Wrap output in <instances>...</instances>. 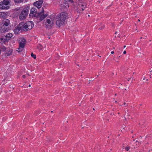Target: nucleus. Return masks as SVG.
<instances>
[{
    "mask_svg": "<svg viewBox=\"0 0 152 152\" xmlns=\"http://www.w3.org/2000/svg\"><path fill=\"white\" fill-rule=\"evenodd\" d=\"M34 24L31 21H29L25 23L21 22L17 26V28L14 30V31L15 32L17 30L22 31L25 30L27 31L31 30L33 27Z\"/></svg>",
    "mask_w": 152,
    "mask_h": 152,
    "instance_id": "f257e3e1",
    "label": "nucleus"
},
{
    "mask_svg": "<svg viewBox=\"0 0 152 152\" xmlns=\"http://www.w3.org/2000/svg\"><path fill=\"white\" fill-rule=\"evenodd\" d=\"M69 18V15L66 12H61L58 14L56 18V24L60 27L64 24L65 20Z\"/></svg>",
    "mask_w": 152,
    "mask_h": 152,
    "instance_id": "f03ea898",
    "label": "nucleus"
},
{
    "mask_svg": "<svg viewBox=\"0 0 152 152\" xmlns=\"http://www.w3.org/2000/svg\"><path fill=\"white\" fill-rule=\"evenodd\" d=\"M29 7L27 6L23 9L20 12L19 18L21 20H25L27 16L29 10Z\"/></svg>",
    "mask_w": 152,
    "mask_h": 152,
    "instance_id": "7ed1b4c3",
    "label": "nucleus"
},
{
    "mask_svg": "<svg viewBox=\"0 0 152 152\" xmlns=\"http://www.w3.org/2000/svg\"><path fill=\"white\" fill-rule=\"evenodd\" d=\"M74 2L73 0H64L62 4L61 5V9L62 10L67 9L69 5Z\"/></svg>",
    "mask_w": 152,
    "mask_h": 152,
    "instance_id": "20e7f679",
    "label": "nucleus"
},
{
    "mask_svg": "<svg viewBox=\"0 0 152 152\" xmlns=\"http://www.w3.org/2000/svg\"><path fill=\"white\" fill-rule=\"evenodd\" d=\"M10 0H3L1 1L0 2V9L5 10L9 9L10 7L7 6L10 3Z\"/></svg>",
    "mask_w": 152,
    "mask_h": 152,
    "instance_id": "39448f33",
    "label": "nucleus"
},
{
    "mask_svg": "<svg viewBox=\"0 0 152 152\" xmlns=\"http://www.w3.org/2000/svg\"><path fill=\"white\" fill-rule=\"evenodd\" d=\"M12 37V34L11 33H9L0 38V42L5 44L6 42H8Z\"/></svg>",
    "mask_w": 152,
    "mask_h": 152,
    "instance_id": "423d86ee",
    "label": "nucleus"
},
{
    "mask_svg": "<svg viewBox=\"0 0 152 152\" xmlns=\"http://www.w3.org/2000/svg\"><path fill=\"white\" fill-rule=\"evenodd\" d=\"M36 17L39 18V20L41 21L45 19L48 15L46 14H44V11L40 12H39L36 15Z\"/></svg>",
    "mask_w": 152,
    "mask_h": 152,
    "instance_id": "0eeeda50",
    "label": "nucleus"
},
{
    "mask_svg": "<svg viewBox=\"0 0 152 152\" xmlns=\"http://www.w3.org/2000/svg\"><path fill=\"white\" fill-rule=\"evenodd\" d=\"M86 7V4L84 3H80L77 6V9L79 10L83 11Z\"/></svg>",
    "mask_w": 152,
    "mask_h": 152,
    "instance_id": "6e6552de",
    "label": "nucleus"
},
{
    "mask_svg": "<svg viewBox=\"0 0 152 152\" xmlns=\"http://www.w3.org/2000/svg\"><path fill=\"white\" fill-rule=\"evenodd\" d=\"M42 3V1L40 0L34 2V5L37 8L39 9L41 7Z\"/></svg>",
    "mask_w": 152,
    "mask_h": 152,
    "instance_id": "1a4fd4ad",
    "label": "nucleus"
},
{
    "mask_svg": "<svg viewBox=\"0 0 152 152\" xmlns=\"http://www.w3.org/2000/svg\"><path fill=\"white\" fill-rule=\"evenodd\" d=\"M38 13L35 10V8H32L31 9V12L29 14V16L36 17V15Z\"/></svg>",
    "mask_w": 152,
    "mask_h": 152,
    "instance_id": "9d476101",
    "label": "nucleus"
},
{
    "mask_svg": "<svg viewBox=\"0 0 152 152\" xmlns=\"http://www.w3.org/2000/svg\"><path fill=\"white\" fill-rule=\"evenodd\" d=\"M9 30V28L7 26L6 27L4 26H2L1 29L2 33H5L7 31H8Z\"/></svg>",
    "mask_w": 152,
    "mask_h": 152,
    "instance_id": "9b49d317",
    "label": "nucleus"
},
{
    "mask_svg": "<svg viewBox=\"0 0 152 152\" xmlns=\"http://www.w3.org/2000/svg\"><path fill=\"white\" fill-rule=\"evenodd\" d=\"M8 14L5 12H0V17L3 18H6L8 15Z\"/></svg>",
    "mask_w": 152,
    "mask_h": 152,
    "instance_id": "f8f14e48",
    "label": "nucleus"
},
{
    "mask_svg": "<svg viewBox=\"0 0 152 152\" xmlns=\"http://www.w3.org/2000/svg\"><path fill=\"white\" fill-rule=\"evenodd\" d=\"M3 25L4 26H7L9 25L10 22L9 20L7 19L5 21L3 22Z\"/></svg>",
    "mask_w": 152,
    "mask_h": 152,
    "instance_id": "ddd939ff",
    "label": "nucleus"
},
{
    "mask_svg": "<svg viewBox=\"0 0 152 152\" xmlns=\"http://www.w3.org/2000/svg\"><path fill=\"white\" fill-rule=\"evenodd\" d=\"M14 1L15 3H21L23 2V0H13Z\"/></svg>",
    "mask_w": 152,
    "mask_h": 152,
    "instance_id": "4468645a",
    "label": "nucleus"
},
{
    "mask_svg": "<svg viewBox=\"0 0 152 152\" xmlns=\"http://www.w3.org/2000/svg\"><path fill=\"white\" fill-rule=\"evenodd\" d=\"M21 40L19 43H21L25 44L26 41L24 38H21Z\"/></svg>",
    "mask_w": 152,
    "mask_h": 152,
    "instance_id": "2eb2a0df",
    "label": "nucleus"
},
{
    "mask_svg": "<svg viewBox=\"0 0 152 152\" xmlns=\"http://www.w3.org/2000/svg\"><path fill=\"white\" fill-rule=\"evenodd\" d=\"M6 50V48L5 46L2 47L0 50L1 51H4Z\"/></svg>",
    "mask_w": 152,
    "mask_h": 152,
    "instance_id": "dca6fc26",
    "label": "nucleus"
},
{
    "mask_svg": "<svg viewBox=\"0 0 152 152\" xmlns=\"http://www.w3.org/2000/svg\"><path fill=\"white\" fill-rule=\"evenodd\" d=\"M25 44L21 43H19V46L21 47V48H23L25 47Z\"/></svg>",
    "mask_w": 152,
    "mask_h": 152,
    "instance_id": "f3484780",
    "label": "nucleus"
},
{
    "mask_svg": "<svg viewBox=\"0 0 152 152\" xmlns=\"http://www.w3.org/2000/svg\"><path fill=\"white\" fill-rule=\"evenodd\" d=\"M37 48L39 50H41L43 48V47L41 45H39L37 46Z\"/></svg>",
    "mask_w": 152,
    "mask_h": 152,
    "instance_id": "a211bd4d",
    "label": "nucleus"
},
{
    "mask_svg": "<svg viewBox=\"0 0 152 152\" xmlns=\"http://www.w3.org/2000/svg\"><path fill=\"white\" fill-rule=\"evenodd\" d=\"M130 148V146H129V145H127L125 148V150H126V151H128L129 150Z\"/></svg>",
    "mask_w": 152,
    "mask_h": 152,
    "instance_id": "6ab92c4d",
    "label": "nucleus"
},
{
    "mask_svg": "<svg viewBox=\"0 0 152 152\" xmlns=\"http://www.w3.org/2000/svg\"><path fill=\"white\" fill-rule=\"evenodd\" d=\"M18 52H20L22 51L23 50V48H21V47H20V46H19V48H18Z\"/></svg>",
    "mask_w": 152,
    "mask_h": 152,
    "instance_id": "aec40b11",
    "label": "nucleus"
},
{
    "mask_svg": "<svg viewBox=\"0 0 152 152\" xmlns=\"http://www.w3.org/2000/svg\"><path fill=\"white\" fill-rule=\"evenodd\" d=\"M31 56L34 59H36V55L34 54L33 53H31Z\"/></svg>",
    "mask_w": 152,
    "mask_h": 152,
    "instance_id": "412c9836",
    "label": "nucleus"
},
{
    "mask_svg": "<svg viewBox=\"0 0 152 152\" xmlns=\"http://www.w3.org/2000/svg\"><path fill=\"white\" fill-rule=\"evenodd\" d=\"M104 27L105 26L104 25H103L99 28V29L100 30H102L104 29Z\"/></svg>",
    "mask_w": 152,
    "mask_h": 152,
    "instance_id": "4be33fe9",
    "label": "nucleus"
},
{
    "mask_svg": "<svg viewBox=\"0 0 152 152\" xmlns=\"http://www.w3.org/2000/svg\"><path fill=\"white\" fill-rule=\"evenodd\" d=\"M46 22L48 24H50L51 23L50 20L49 19H48L46 20Z\"/></svg>",
    "mask_w": 152,
    "mask_h": 152,
    "instance_id": "5701e85b",
    "label": "nucleus"
},
{
    "mask_svg": "<svg viewBox=\"0 0 152 152\" xmlns=\"http://www.w3.org/2000/svg\"><path fill=\"white\" fill-rule=\"evenodd\" d=\"M12 52V50H10L9 52H8V53H7V56H9L11 54Z\"/></svg>",
    "mask_w": 152,
    "mask_h": 152,
    "instance_id": "b1692460",
    "label": "nucleus"
},
{
    "mask_svg": "<svg viewBox=\"0 0 152 152\" xmlns=\"http://www.w3.org/2000/svg\"><path fill=\"white\" fill-rule=\"evenodd\" d=\"M22 10L21 8H20H20H16V9H15V10H16V11H18L19 10Z\"/></svg>",
    "mask_w": 152,
    "mask_h": 152,
    "instance_id": "393cba45",
    "label": "nucleus"
},
{
    "mask_svg": "<svg viewBox=\"0 0 152 152\" xmlns=\"http://www.w3.org/2000/svg\"><path fill=\"white\" fill-rule=\"evenodd\" d=\"M22 77L23 78H25L26 77V76L25 75H23L22 76Z\"/></svg>",
    "mask_w": 152,
    "mask_h": 152,
    "instance_id": "a878e982",
    "label": "nucleus"
},
{
    "mask_svg": "<svg viewBox=\"0 0 152 152\" xmlns=\"http://www.w3.org/2000/svg\"><path fill=\"white\" fill-rule=\"evenodd\" d=\"M126 51H125V50L124 51V52H123V53H124V54H126Z\"/></svg>",
    "mask_w": 152,
    "mask_h": 152,
    "instance_id": "bb28decb",
    "label": "nucleus"
},
{
    "mask_svg": "<svg viewBox=\"0 0 152 152\" xmlns=\"http://www.w3.org/2000/svg\"><path fill=\"white\" fill-rule=\"evenodd\" d=\"M111 53V54H113L114 53V52L113 51H112Z\"/></svg>",
    "mask_w": 152,
    "mask_h": 152,
    "instance_id": "cd10ccee",
    "label": "nucleus"
},
{
    "mask_svg": "<svg viewBox=\"0 0 152 152\" xmlns=\"http://www.w3.org/2000/svg\"><path fill=\"white\" fill-rule=\"evenodd\" d=\"M145 77H144L143 78V80H145Z\"/></svg>",
    "mask_w": 152,
    "mask_h": 152,
    "instance_id": "c85d7f7f",
    "label": "nucleus"
},
{
    "mask_svg": "<svg viewBox=\"0 0 152 152\" xmlns=\"http://www.w3.org/2000/svg\"><path fill=\"white\" fill-rule=\"evenodd\" d=\"M131 78H129L128 79V80L129 81L131 79Z\"/></svg>",
    "mask_w": 152,
    "mask_h": 152,
    "instance_id": "c756f323",
    "label": "nucleus"
},
{
    "mask_svg": "<svg viewBox=\"0 0 152 152\" xmlns=\"http://www.w3.org/2000/svg\"><path fill=\"white\" fill-rule=\"evenodd\" d=\"M151 151H152V150H150L149 151H148V152H151Z\"/></svg>",
    "mask_w": 152,
    "mask_h": 152,
    "instance_id": "7c9ffc66",
    "label": "nucleus"
},
{
    "mask_svg": "<svg viewBox=\"0 0 152 152\" xmlns=\"http://www.w3.org/2000/svg\"><path fill=\"white\" fill-rule=\"evenodd\" d=\"M31 85H30V84L29 85H28V86H29V87H31Z\"/></svg>",
    "mask_w": 152,
    "mask_h": 152,
    "instance_id": "2f4dec72",
    "label": "nucleus"
},
{
    "mask_svg": "<svg viewBox=\"0 0 152 152\" xmlns=\"http://www.w3.org/2000/svg\"><path fill=\"white\" fill-rule=\"evenodd\" d=\"M126 47V45H124V48H125Z\"/></svg>",
    "mask_w": 152,
    "mask_h": 152,
    "instance_id": "473e14b6",
    "label": "nucleus"
},
{
    "mask_svg": "<svg viewBox=\"0 0 152 152\" xmlns=\"http://www.w3.org/2000/svg\"><path fill=\"white\" fill-rule=\"evenodd\" d=\"M138 21H140V19H138Z\"/></svg>",
    "mask_w": 152,
    "mask_h": 152,
    "instance_id": "72a5a7b5",
    "label": "nucleus"
},
{
    "mask_svg": "<svg viewBox=\"0 0 152 152\" xmlns=\"http://www.w3.org/2000/svg\"><path fill=\"white\" fill-rule=\"evenodd\" d=\"M124 104H126V103L125 102H124Z\"/></svg>",
    "mask_w": 152,
    "mask_h": 152,
    "instance_id": "f704fd0d",
    "label": "nucleus"
},
{
    "mask_svg": "<svg viewBox=\"0 0 152 152\" xmlns=\"http://www.w3.org/2000/svg\"><path fill=\"white\" fill-rule=\"evenodd\" d=\"M124 129H126H126H125V127L124 128Z\"/></svg>",
    "mask_w": 152,
    "mask_h": 152,
    "instance_id": "c9c22d12",
    "label": "nucleus"
},
{
    "mask_svg": "<svg viewBox=\"0 0 152 152\" xmlns=\"http://www.w3.org/2000/svg\"><path fill=\"white\" fill-rule=\"evenodd\" d=\"M116 95H117L116 94H115V96H116Z\"/></svg>",
    "mask_w": 152,
    "mask_h": 152,
    "instance_id": "e433bc0d",
    "label": "nucleus"
},
{
    "mask_svg": "<svg viewBox=\"0 0 152 152\" xmlns=\"http://www.w3.org/2000/svg\"><path fill=\"white\" fill-rule=\"evenodd\" d=\"M52 24H53V22L52 21Z\"/></svg>",
    "mask_w": 152,
    "mask_h": 152,
    "instance_id": "4c0bfd02",
    "label": "nucleus"
},
{
    "mask_svg": "<svg viewBox=\"0 0 152 152\" xmlns=\"http://www.w3.org/2000/svg\"><path fill=\"white\" fill-rule=\"evenodd\" d=\"M142 37H140V39H142Z\"/></svg>",
    "mask_w": 152,
    "mask_h": 152,
    "instance_id": "58836bf2",
    "label": "nucleus"
},
{
    "mask_svg": "<svg viewBox=\"0 0 152 152\" xmlns=\"http://www.w3.org/2000/svg\"><path fill=\"white\" fill-rule=\"evenodd\" d=\"M88 17H89V16H90V15H88Z\"/></svg>",
    "mask_w": 152,
    "mask_h": 152,
    "instance_id": "ea45409f",
    "label": "nucleus"
},
{
    "mask_svg": "<svg viewBox=\"0 0 152 152\" xmlns=\"http://www.w3.org/2000/svg\"><path fill=\"white\" fill-rule=\"evenodd\" d=\"M93 110H94V108H93Z\"/></svg>",
    "mask_w": 152,
    "mask_h": 152,
    "instance_id": "a19ab883",
    "label": "nucleus"
},
{
    "mask_svg": "<svg viewBox=\"0 0 152 152\" xmlns=\"http://www.w3.org/2000/svg\"><path fill=\"white\" fill-rule=\"evenodd\" d=\"M115 102H117V101H115Z\"/></svg>",
    "mask_w": 152,
    "mask_h": 152,
    "instance_id": "79ce46f5",
    "label": "nucleus"
},
{
    "mask_svg": "<svg viewBox=\"0 0 152 152\" xmlns=\"http://www.w3.org/2000/svg\"><path fill=\"white\" fill-rule=\"evenodd\" d=\"M150 78H151V76H150Z\"/></svg>",
    "mask_w": 152,
    "mask_h": 152,
    "instance_id": "37998d69",
    "label": "nucleus"
},
{
    "mask_svg": "<svg viewBox=\"0 0 152 152\" xmlns=\"http://www.w3.org/2000/svg\"><path fill=\"white\" fill-rule=\"evenodd\" d=\"M148 80V79H146V80Z\"/></svg>",
    "mask_w": 152,
    "mask_h": 152,
    "instance_id": "c03bdc74",
    "label": "nucleus"
}]
</instances>
